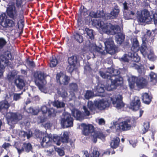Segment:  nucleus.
<instances>
[{"instance_id": "1", "label": "nucleus", "mask_w": 157, "mask_h": 157, "mask_svg": "<svg viewBox=\"0 0 157 157\" xmlns=\"http://www.w3.org/2000/svg\"><path fill=\"white\" fill-rule=\"evenodd\" d=\"M108 70L109 71V74L102 71H100L99 73L100 76L103 78L106 79L107 81L109 80L111 81V84L107 87V90L111 91L115 89L117 86L123 83V78L120 75L121 72L119 70L113 67H110Z\"/></svg>"}, {"instance_id": "2", "label": "nucleus", "mask_w": 157, "mask_h": 157, "mask_svg": "<svg viewBox=\"0 0 157 157\" xmlns=\"http://www.w3.org/2000/svg\"><path fill=\"white\" fill-rule=\"evenodd\" d=\"M110 103L109 100H105L103 99L98 101H95L93 102L90 101L88 102L87 107L92 112L95 113L97 112V109L100 111L105 110L109 107Z\"/></svg>"}, {"instance_id": "3", "label": "nucleus", "mask_w": 157, "mask_h": 157, "mask_svg": "<svg viewBox=\"0 0 157 157\" xmlns=\"http://www.w3.org/2000/svg\"><path fill=\"white\" fill-rule=\"evenodd\" d=\"M136 124V119L134 117H129L120 122L115 126L116 131L118 132L130 130L131 127H135Z\"/></svg>"}, {"instance_id": "4", "label": "nucleus", "mask_w": 157, "mask_h": 157, "mask_svg": "<svg viewBox=\"0 0 157 157\" xmlns=\"http://www.w3.org/2000/svg\"><path fill=\"white\" fill-rule=\"evenodd\" d=\"M120 11L118 6L116 5L114 6L113 11L110 13H104L101 11H99V13L93 11L91 12L90 14L92 17L102 18L105 20H107L116 18L117 17Z\"/></svg>"}, {"instance_id": "5", "label": "nucleus", "mask_w": 157, "mask_h": 157, "mask_svg": "<svg viewBox=\"0 0 157 157\" xmlns=\"http://www.w3.org/2000/svg\"><path fill=\"white\" fill-rule=\"evenodd\" d=\"M138 21L140 22H148L152 21L153 19L154 23L157 25V13L153 14L151 18L149 11L146 9L143 10V13L140 14L137 17Z\"/></svg>"}, {"instance_id": "6", "label": "nucleus", "mask_w": 157, "mask_h": 157, "mask_svg": "<svg viewBox=\"0 0 157 157\" xmlns=\"http://www.w3.org/2000/svg\"><path fill=\"white\" fill-rule=\"evenodd\" d=\"M93 24L98 29H101L104 33L111 34V29L112 24L110 23L105 24L102 21L97 20L93 21Z\"/></svg>"}, {"instance_id": "7", "label": "nucleus", "mask_w": 157, "mask_h": 157, "mask_svg": "<svg viewBox=\"0 0 157 157\" xmlns=\"http://www.w3.org/2000/svg\"><path fill=\"white\" fill-rule=\"evenodd\" d=\"M113 39L112 37H109L106 39L105 42V49L106 52L112 55L114 54L117 49Z\"/></svg>"}, {"instance_id": "8", "label": "nucleus", "mask_w": 157, "mask_h": 157, "mask_svg": "<svg viewBox=\"0 0 157 157\" xmlns=\"http://www.w3.org/2000/svg\"><path fill=\"white\" fill-rule=\"evenodd\" d=\"M80 126L82 129V134L85 136L91 135V136L95 131L94 127L91 124L82 123Z\"/></svg>"}, {"instance_id": "9", "label": "nucleus", "mask_w": 157, "mask_h": 157, "mask_svg": "<svg viewBox=\"0 0 157 157\" xmlns=\"http://www.w3.org/2000/svg\"><path fill=\"white\" fill-rule=\"evenodd\" d=\"M7 118L8 122L12 124H16L21 120L22 117L21 114L17 113L10 112L7 115Z\"/></svg>"}, {"instance_id": "10", "label": "nucleus", "mask_w": 157, "mask_h": 157, "mask_svg": "<svg viewBox=\"0 0 157 157\" xmlns=\"http://www.w3.org/2000/svg\"><path fill=\"white\" fill-rule=\"evenodd\" d=\"M56 79L57 83L64 86L67 85L70 80L69 77L61 72L56 74Z\"/></svg>"}, {"instance_id": "11", "label": "nucleus", "mask_w": 157, "mask_h": 157, "mask_svg": "<svg viewBox=\"0 0 157 157\" xmlns=\"http://www.w3.org/2000/svg\"><path fill=\"white\" fill-rule=\"evenodd\" d=\"M135 83L138 88L142 89L147 88L148 85V81L144 77L138 76L136 78Z\"/></svg>"}, {"instance_id": "12", "label": "nucleus", "mask_w": 157, "mask_h": 157, "mask_svg": "<svg viewBox=\"0 0 157 157\" xmlns=\"http://www.w3.org/2000/svg\"><path fill=\"white\" fill-rule=\"evenodd\" d=\"M73 120L71 115L67 114L61 119V123L64 127L68 128L73 126Z\"/></svg>"}, {"instance_id": "13", "label": "nucleus", "mask_w": 157, "mask_h": 157, "mask_svg": "<svg viewBox=\"0 0 157 157\" xmlns=\"http://www.w3.org/2000/svg\"><path fill=\"white\" fill-rule=\"evenodd\" d=\"M122 97L121 95H118L117 97H113L111 98L113 106L118 109H120L123 108L124 104L122 100Z\"/></svg>"}, {"instance_id": "14", "label": "nucleus", "mask_w": 157, "mask_h": 157, "mask_svg": "<svg viewBox=\"0 0 157 157\" xmlns=\"http://www.w3.org/2000/svg\"><path fill=\"white\" fill-rule=\"evenodd\" d=\"M141 106V102L140 98L135 97L130 103V108L134 111L139 110Z\"/></svg>"}, {"instance_id": "15", "label": "nucleus", "mask_w": 157, "mask_h": 157, "mask_svg": "<svg viewBox=\"0 0 157 157\" xmlns=\"http://www.w3.org/2000/svg\"><path fill=\"white\" fill-rule=\"evenodd\" d=\"M52 138L48 134L43 137L41 145L43 148H48L52 145Z\"/></svg>"}, {"instance_id": "16", "label": "nucleus", "mask_w": 157, "mask_h": 157, "mask_svg": "<svg viewBox=\"0 0 157 157\" xmlns=\"http://www.w3.org/2000/svg\"><path fill=\"white\" fill-rule=\"evenodd\" d=\"M10 105L6 101L0 102V112L3 114H7Z\"/></svg>"}, {"instance_id": "17", "label": "nucleus", "mask_w": 157, "mask_h": 157, "mask_svg": "<svg viewBox=\"0 0 157 157\" xmlns=\"http://www.w3.org/2000/svg\"><path fill=\"white\" fill-rule=\"evenodd\" d=\"M12 58V55L10 52L7 51L4 52L3 55H1L0 59L2 62H4V63L8 64L9 63V60Z\"/></svg>"}, {"instance_id": "18", "label": "nucleus", "mask_w": 157, "mask_h": 157, "mask_svg": "<svg viewBox=\"0 0 157 157\" xmlns=\"http://www.w3.org/2000/svg\"><path fill=\"white\" fill-rule=\"evenodd\" d=\"M105 137V136L102 132L97 131H95L91 136L92 140L94 143L97 142L98 138L102 140L104 139Z\"/></svg>"}, {"instance_id": "19", "label": "nucleus", "mask_w": 157, "mask_h": 157, "mask_svg": "<svg viewBox=\"0 0 157 157\" xmlns=\"http://www.w3.org/2000/svg\"><path fill=\"white\" fill-rule=\"evenodd\" d=\"M13 6H10L7 8L6 10V12L7 15L10 18L13 19L15 20L16 18L17 14L15 15L14 13H15V8L14 7V10Z\"/></svg>"}, {"instance_id": "20", "label": "nucleus", "mask_w": 157, "mask_h": 157, "mask_svg": "<svg viewBox=\"0 0 157 157\" xmlns=\"http://www.w3.org/2000/svg\"><path fill=\"white\" fill-rule=\"evenodd\" d=\"M14 83L17 88L20 90H22L25 86L24 80L20 76H18L16 79Z\"/></svg>"}, {"instance_id": "21", "label": "nucleus", "mask_w": 157, "mask_h": 157, "mask_svg": "<svg viewBox=\"0 0 157 157\" xmlns=\"http://www.w3.org/2000/svg\"><path fill=\"white\" fill-rule=\"evenodd\" d=\"M71 114L72 116L75 117L77 120L81 121L84 119L82 113L81 111L77 109L72 110Z\"/></svg>"}, {"instance_id": "22", "label": "nucleus", "mask_w": 157, "mask_h": 157, "mask_svg": "<svg viewBox=\"0 0 157 157\" xmlns=\"http://www.w3.org/2000/svg\"><path fill=\"white\" fill-rule=\"evenodd\" d=\"M142 98L143 102L147 105H149L152 99V96L149 95L147 93H143Z\"/></svg>"}, {"instance_id": "23", "label": "nucleus", "mask_w": 157, "mask_h": 157, "mask_svg": "<svg viewBox=\"0 0 157 157\" xmlns=\"http://www.w3.org/2000/svg\"><path fill=\"white\" fill-rule=\"evenodd\" d=\"M124 17L126 19H132L135 15V11L128 9L123 11Z\"/></svg>"}, {"instance_id": "24", "label": "nucleus", "mask_w": 157, "mask_h": 157, "mask_svg": "<svg viewBox=\"0 0 157 157\" xmlns=\"http://www.w3.org/2000/svg\"><path fill=\"white\" fill-rule=\"evenodd\" d=\"M139 49V43L136 39L133 40L132 46L131 47V50L134 53L138 52Z\"/></svg>"}, {"instance_id": "25", "label": "nucleus", "mask_w": 157, "mask_h": 157, "mask_svg": "<svg viewBox=\"0 0 157 157\" xmlns=\"http://www.w3.org/2000/svg\"><path fill=\"white\" fill-rule=\"evenodd\" d=\"M116 40L117 44H121L125 39V35L122 33H118L115 37Z\"/></svg>"}, {"instance_id": "26", "label": "nucleus", "mask_w": 157, "mask_h": 157, "mask_svg": "<svg viewBox=\"0 0 157 157\" xmlns=\"http://www.w3.org/2000/svg\"><path fill=\"white\" fill-rule=\"evenodd\" d=\"M120 139L118 137H116L111 140L110 144L111 147L113 149H116L119 146Z\"/></svg>"}, {"instance_id": "27", "label": "nucleus", "mask_w": 157, "mask_h": 157, "mask_svg": "<svg viewBox=\"0 0 157 157\" xmlns=\"http://www.w3.org/2000/svg\"><path fill=\"white\" fill-rule=\"evenodd\" d=\"M2 25L4 27L6 28H12L15 26V22L12 20L7 19L5 20L3 25Z\"/></svg>"}, {"instance_id": "28", "label": "nucleus", "mask_w": 157, "mask_h": 157, "mask_svg": "<svg viewBox=\"0 0 157 157\" xmlns=\"http://www.w3.org/2000/svg\"><path fill=\"white\" fill-rule=\"evenodd\" d=\"M73 36L74 39L78 43H81L83 41L82 36L77 32H75L73 34Z\"/></svg>"}, {"instance_id": "29", "label": "nucleus", "mask_w": 157, "mask_h": 157, "mask_svg": "<svg viewBox=\"0 0 157 157\" xmlns=\"http://www.w3.org/2000/svg\"><path fill=\"white\" fill-rule=\"evenodd\" d=\"M112 26L111 29V34L114 35L117 34L118 33H121L120 28L118 25L115 26L112 25Z\"/></svg>"}, {"instance_id": "30", "label": "nucleus", "mask_w": 157, "mask_h": 157, "mask_svg": "<svg viewBox=\"0 0 157 157\" xmlns=\"http://www.w3.org/2000/svg\"><path fill=\"white\" fill-rule=\"evenodd\" d=\"M77 61V57L75 56H72L69 57L68 59V62L69 65H73V67L75 66V64L76 63Z\"/></svg>"}, {"instance_id": "31", "label": "nucleus", "mask_w": 157, "mask_h": 157, "mask_svg": "<svg viewBox=\"0 0 157 157\" xmlns=\"http://www.w3.org/2000/svg\"><path fill=\"white\" fill-rule=\"evenodd\" d=\"M105 85L99 83L96 87L97 91L99 93H103L105 91Z\"/></svg>"}, {"instance_id": "32", "label": "nucleus", "mask_w": 157, "mask_h": 157, "mask_svg": "<svg viewBox=\"0 0 157 157\" xmlns=\"http://www.w3.org/2000/svg\"><path fill=\"white\" fill-rule=\"evenodd\" d=\"M53 105L57 108H61L64 107L65 104L64 102H60L58 100H55L53 102Z\"/></svg>"}, {"instance_id": "33", "label": "nucleus", "mask_w": 157, "mask_h": 157, "mask_svg": "<svg viewBox=\"0 0 157 157\" xmlns=\"http://www.w3.org/2000/svg\"><path fill=\"white\" fill-rule=\"evenodd\" d=\"M34 75L36 78L38 79L41 82L44 80L45 78L44 73L41 71L35 73Z\"/></svg>"}, {"instance_id": "34", "label": "nucleus", "mask_w": 157, "mask_h": 157, "mask_svg": "<svg viewBox=\"0 0 157 157\" xmlns=\"http://www.w3.org/2000/svg\"><path fill=\"white\" fill-rule=\"evenodd\" d=\"M147 47L145 43H142L140 47H139V50L145 56L147 54Z\"/></svg>"}, {"instance_id": "35", "label": "nucleus", "mask_w": 157, "mask_h": 157, "mask_svg": "<svg viewBox=\"0 0 157 157\" xmlns=\"http://www.w3.org/2000/svg\"><path fill=\"white\" fill-rule=\"evenodd\" d=\"M94 96V91L91 90H87L84 95V97L86 99H89Z\"/></svg>"}, {"instance_id": "36", "label": "nucleus", "mask_w": 157, "mask_h": 157, "mask_svg": "<svg viewBox=\"0 0 157 157\" xmlns=\"http://www.w3.org/2000/svg\"><path fill=\"white\" fill-rule=\"evenodd\" d=\"M32 148V146L30 143H24L23 144V148L21 150L23 151L25 150L26 152H28L30 151Z\"/></svg>"}, {"instance_id": "37", "label": "nucleus", "mask_w": 157, "mask_h": 157, "mask_svg": "<svg viewBox=\"0 0 157 157\" xmlns=\"http://www.w3.org/2000/svg\"><path fill=\"white\" fill-rule=\"evenodd\" d=\"M69 136L67 132H65L63 133V136L61 137V142L63 143H68L69 140Z\"/></svg>"}, {"instance_id": "38", "label": "nucleus", "mask_w": 157, "mask_h": 157, "mask_svg": "<svg viewBox=\"0 0 157 157\" xmlns=\"http://www.w3.org/2000/svg\"><path fill=\"white\" fill-rule=\"evenodd\" d=\"M58 62V61L55 56L54 57H52V59L50 60V67H55L57 64Z\"/></svg>"}, {"instance_id": "39", "label": "nucleus", "mask_w": 157, "mask_h": 157, "mask_svg": "<svg viewBox=\"0 0 157 157\" xmlns=\"http://www.w3.org/2000/svg\"><path fill=\"white\" fill-rule=\"evenodd\" d=\"M13 1V3L14 5H15L17 8L19 9L20 8L23 7V1L22 0H12Z\"/></svg>"}, {"instance_id": "40", "label": "nucleus", "mask_w": 157, "mask_h": 157, "mask_svg": "<svg viewBox=\"0 0 157 157\" xmlns=\"http://www.w3.org/2000/svg\"><path fill=\"white\" fill-rule=\"evenodd\" d=\"M85 30L86 32L87 36H89L90 38L91 39H94V36L93 33V30L86 28L85 29Z\"/></svg>"}, {"instance_id": "41", "label": "nucleus", "mask_w": 157, "mask_h": 157, "mask_svg": "<svg viewBox=\"0 0 157 157\" xmlns=\"http://www.w3.org/2000/svg\"><path fill=\"white\" fill-rule=\"evenodd\" d=\"M29 58L26 59V63L27 65L30 68H34L36 66L35 63L33 61H30L29 60Z\"/></svg>"}, {"instance_id": "42", "label": "nucleus", "mask_w": 157, "mask_h": 157, "mask_svg": "<svg viewBox=\"0 0 157 157\" xmlns=\"http://www.w3.org/2000/svg\"><path fill=\"white\" fill-rule=\"evenodd\" d=\"M57 93L59 94L61 97L63 98H65L67 96L68 94L67 92L65 90L62 89V90H60V89H57Z\"/></svg>"}, {"instance_id": "43", "label": "nucleus", "mask_w": 157, "mask_h": 157, "mask_svg": "<svg viewBox=\"0 0 157 157\" xmlns=\"http://www.w3.org/2000/svg\"><path fill=\"white\" fill-rule=\"evenodd\" d=\"M7 16L5 13H2L0 14V24L2 25L3 22H4L7 20Z\"/></svg>"}, {"instance_id": "44", "label": "nucleus", "mask_w": 157, "mask_h": 157, "mask_svg": "<svg viewBox=\"0 0 157 157\" xmlns=\"http://www.w3.org/2000/svg\"><path fill=\"white\" fill-rule=\"evenodd\" d=\"M69 87L70 89L74 92H76L78 90V86L76 83H70Z\"/></svg>"}, {"instance_id": "45", "label": "nucleus", "mask_w": 157, "mask_h": 157, "mask_svg": "<svg viewBox=\"0 0 157 157\" xmlns=\"http://www.w3.org/2000/svg\"><path fill=\"white\" fill-rule=\"evenodd\" d=\"M90 157H102L100 155L99 152L96 150H93V152L90 154Z\"/></svg>"}, {"instance_id": "46", "label": "nucleus", "mask_w": 157, "mask_h": 157, "mask_svg": "<svg viewBox=\"0 0 157 157\" xmlns=\"http://www.w3.org/2000/svg\"><path fill=\"white\" fill-rule=\"evenodd\" d=\"M133 66L136 69L138 72L140 74H142L144 71V68L142 66H140L136 63L133 64Z\"/></svg>"}, {"instance_id": "47", "label": "nucleus", "mask_w": 157, "mask_h": 157, "mask_svg": "<svg viewBox=\"0 0 157 157\" xmlns=\"http://www.w3.org/2000/svg\"><path fill=\"white\" fill-rule=\"evenodd\" d=\"M56 143L57 145H60L61 143V141L59 137L54 136L52 140Z\"/></svg>"}, {"instance_id": "48", "label": "nucleus", "mask_w": 157, "mask_h": 157, "mask_svg": "<svg viewBox=\"0 0 157 157\" xmlns=\"http://www.w3.org/2000/svg\"><path fill=\"white\" fill-rule=\"evenodd\" d=\"M144 128L142 129L143 134H145L147 132L149 128V125L148 123H144Z\"/></svg>"}, {"instance_id": "49", "label": "nucleus", "mask_w": 157, "mask_h": 157, "mask_svg": "<svg viewBox=\"0 0 157 157\" xmlns=\"http://www.w3.org/2000/svg\"><path fill=\"white\" fill-rule=\"evenodd\" d=\"M96 51L100 53L102 55H104L105 54V50L104 49V48H103L98 47H96L95 48Z\"/></svg>"}, {"instance_id": "50", "label": "nucleus", "mask_w": 157, "mask_h": 157, "mask_svg": "<svg viewBox=\"0 0 157 157\" xmlns=\"http://www.w3.org/2000/svg\"><path fill=\"white\" fill-rule=\"evenodd\" d=\"M7 43L6 41L2 38H0V49L2 48Z\"/></svg>"}, {"instance_id": "51", "label": "nucleus", "mask_w": 157, "mask_h": 157, "mask_svg": "<svg viewBox=\"0 0 157 157\" xmlns=\"http://www.w3.org/2000/svg\"><path fill=\"white\" fill-rule=\"evenodd\" d=\"M28 110L29 112L33 115H37L38 113V111L37 109H35L32 107H30Z\"/></svg>"}, {"instance_id": "52", "label": "nucleus", "mask_w": 157, "mask_h": 157, "mask_svg": "<svg viewBox=\"0 0 157 157\" xmlns=\"http://www.w3.org/2000/svg\"><path fill=\"white\" fill-rule=\"evenodd\" d=\"M48 108L46 106L44 105L42 106L41 108V111L42 112V113L45 115L46 113H47L48 111Z\"/></svg>"}, {"instance_id": "53", "label": "nucleus", "mask_w": 157, "mask_h": 157, "mask_svg": "<svg viewBox=\"0 0 157 157\" xmlns=\"http://www.w3.org/2000/svg\"><path fill=\"white\" fill-rule=\"evenodd\" d=\"M87 9L85 8L84 6H82L79 9V12L81 15H85V13L87 12Z\"/></svg>"}, {"instance_id": "54", "label": "nucleus", "mask_w": 157, "mask_h": 157, "mask_svg": "<svg viewBox=\"0 0 157 157\" xmlns=\"http://www.w3.org/2000/svg\"><path fill=\"white\" fill-rule=\"evenodd\" d=\"M47 113L48 117H50L55 113L54 110L52 108H48Z\"/></svg>"}, {"instance_id": "55", "label": "nucleus", "mask_w": 157, "mask_h": 157, "mask_svg": "<svg viewBox=\"0 0 157 157\" xmlns=\"http://www.w3.org/2000/svg\"><path fill=\"white\" fill-rule=\"evenodd\" d=\"M17 25L18 29L20 28H23L24 27V21L20 19L17 23Z\"/></svg>"}, {"instance_id": "56", "label": "nucleus", "mask_w": 157, "mask_h": 157, "mask_svg": "<svg viewBox=\"0 0 157 157\" xmlns=\"http://www.w3.org/2000/svg\"><path fill=\"white\" fill-rule=\"evenodd\" d=\"M154 33L153 32V33H152V32L150 30H147L146 33L147 36L149 37V38H151L152 39L154 36Z\"/></svg>"}, {"instance_id": "57", "label": "nucleus", "mask_w": 157, "mask_h": 157, "mask_svg": "<svg viewBox=\"0 0 157 157\" xmlns=\"http://www.w3.org/2000/svg\"><path fill=\"white\" fill-rule=\"evenodd\" d=\"M128 56L127 54H124V56L121 58V60L125 62H128L129 59L127 58Z\"/></svg>"}, {"instance_id": "58", "label": "nucleus", "mask_w": 157, "mask_h": 157, "mask_svg": "<svg viewBox=\"0 0 157 157\" xmlns=\"http://www.w3.org/2000/svg\"><path fill=\"white\" fill-rule=\"evenodd\" d=\"M150 76L151 80L156 79V75L153 72H151L150 74Z\"/></svg>"}, {"instance_id": "59", "label": "nucleus", "mask_w": 157, "mask_h": 157, "mask_svg": "<svg viewBox=\"0 0 157 157\" xmlns=\"http://www.w3.org/2000/svg\"><path fill=\"white\" fill-rule=\"evenodd\" d=\"M21 98L20 94H15L13 95V100L17 101Z\"/></svg>"}, {"instance_id": "60", "label": "nucleus", "mask_w": 157, "mask_h": 157, "mask_svg": "<svg viewBox=\"0 0 157 157\" xmlns=\"http://www.w3.org/2000/svg\"><path fill=\"white\" fill-rule=\"evenodd\" d=\"M83 109L84 110V112L86 115L87 116L90 115V112L88 110L86 106H83Z\"/></svg>"}, {"instance_id": "61", "label": "nucleus", "mask_w": 157, "mask_h": 157, "mask_svg": "<svg viewBox=\"0 0 157 157\" xmlns=\"http://www.w3.org/2000/svg\"><path fill=\"white\" fill-rule=\"evenodd\" d=\"M38 118L40 121V123H42L45 122L46 119V118L45 117H42L40 116L38 117Z\"/></svg>"}, {"instance_id": "62", "label": "nucleus", "mask_w": 157, "mask_h": 157, "mask_svg": "<svg viewBox=\"0 0 157 157\" xmlns=\"http://www.w3.org/2000/svg\"><path fill=\"white\" fill-rule=\"evenodd\" d=\"M11 146V144L9 143H4L2 145L3 148L5 149H6L7 148H9Z\"/></svg>"}, {"instance_id": "63", "label": "nucleus", "mask_w": 157, "mask_h": 157, "mask_svg": "<svg viewBox=\"0 0 157 157\" xmlns=\"http://www.w3.org/2000/svg\"><path fill=\"white\" fill-rule=\"evenodd\" d=\"M57 151L59 155L61 156H63L64 154V152L61 149L58 148Z\"/></svg>"}, {"instance_id": "64", "label": "nucleus", "mask_w": 157, "mask_h": 157, "mask_svg": "<svg viewBox=\"0 0 157 157\" xmlns=\"http://www.w3.org/2000/svg\"><path fill=\"white\" fill-rule=\"evenodd\" d=\"M123 6L124 9V11H125V10H128L129 9L128 8V6H127V3L126 1L124 2L123 3Z\"/></svg>"}]
</instances>
